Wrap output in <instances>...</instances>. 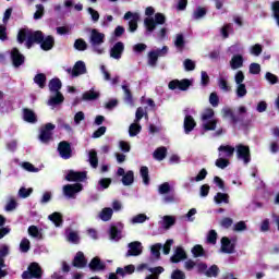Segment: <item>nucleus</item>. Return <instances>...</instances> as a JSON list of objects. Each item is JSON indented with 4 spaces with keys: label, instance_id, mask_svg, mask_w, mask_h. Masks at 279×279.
<instances>
[{
    "label": "nucleus",
    "instance_id": "nucleus-1",
    "mask_svg": "<svg viewBox=\"0 0 279 279\" xmlns=\"http://www.w3.org/2000/svg\"><path fill=\"white\" fill-rule=\"evenodd\" d=\"M45 34L43 31H32L29 28H21L17 33V43L23 45L25 43V47L27 49H32L34 45H40L43 43V36Z\"/></svg>",
    "mask_w": 279,
    "mask_h": 279
},
{
    "label": "nucleus",
    "instance_id": "nucleus-2",
    "mask_svg": "<svg viewBox=\"0 0 279 279\" xmlns=\"http://www.w3.org/2000/svg\"><path fill=\"white\" fill-rule=\"evenodd\" d=\"M238 111L239 113L235 114L232 108H225L222 110V117H225V119H230L232 125L241 123L242 128H248L250 123H252V120H243V114L247 112V108H245V106H241L239 107Z\"/></svg>",
    "mask_w": 279,
    "mask_h": 279
},
{
    "label": "nucleus",
    "instance_id": "nucleus-3",
    "mask_svg": "<svg viewBox=\"0 0 279 279\" xmlns=\"http://www.w3.org/2000/svg\"><path fill=\"white\" fill-rule=\"evenodd\" d=\"M105 40H106V34L99 33L97 28L92 29L90 36H89V44L92 45L93 51H95V53H98V54L104 53V49L99 48V45H104Z\"/></svg>",
    "mask_w": 279,
    "mask_h": 279
},
{
    "label": "nucleus",
    "instance_id": "nucleus-4",
    "mask_svg": "<svg viewBox=\"0 0 279 279\" xmlns=\"http://www.w3.org/2000/svg\"><path fill=\"white\" fill-rule=\"evenodd\" d=\"M167 23V17L162 13H156L154 17H145L144 25L146 31L151 34L156 29V25H165Z\"/></svg>",
    "mask_w": 279,
    "mask_h": 279
},
{
    "label": "nucleus",
    "instance_id": "nucleus-5",
    "mask_svg": "<svg viewBox=\"0 0 279 279\" xmlns=\"http://www.w3.org/2000/svg\"><path fill=\"white\" fill-rule=\"evenodd\" d=\"M43 278V268L36 262L28 265L27 270L22 274V279H40Z\"/></svg>",
    "mask_w": 279,
    "mask_h": 279
},
{
    "label": "nucleus",
    "instance_id": "nucleus-6",
    "mask_svg": "<svg viewBox=\"0 0 279 279\" xmlns=\"http://www.w3.org/2000/svg\"><path fill=\"white\" fill-rule=\"evenodd\" d=\"M53 130H56V124L47 123L44 128H41L39 133V141L44 143V145H48L53 138Z\"/></svg>",
    "mask_w": 279,
    "mask_h": 279
},
{
    "label": "nucleus",
    "instance_id": "nucleus-7",
    "mask_svg": "<svg viewBox=\"0 0 279 279\" xmlns=\"http://www.w3.org/2000/svg\"><path fill=\"white\" fill-rule=\"evenodd\" d=\"M235 149L239 160H243L244 165H250V162H252V153L250 151V146L239 144L235 146Z\"/></svg>",
    "mask_w": 279,
    "mask_h": 279
},
{
    "label": "nucleus",
    "instance_id": "nucleus-8",
    "mask_svg": "<svg viewBox=\"0 0 279 279\" xmlns=\"http://www.w3.org/2000/svg\"><path fill=\"white\" fill-rule=\"evenodd\" d=\"M193 85V82L189 78H183V80H172L169 82L168 87L170 90H186L187 88H191Z\"/></svg>",
    "mask_w": 279,
    "mask_h": 279
},
{
    "label": "nucleus",
    "instance_id": "nucleus-9",
    "mask_svg": "<svg viewBox=\"0 0 279 279\" xmlns=\"http://www.w3.org/2000/svg\"><path fill=\"white\" fill-rule=\"evenodd\" d=\"M123 19H124V21H129V32L134 34V32H136L138 29V21L141 19L138 13H132V11H128L124 14ZM130 19H131V21H130Z\"/></svg>",
    "mask_w": 279,
    "mask_h": 279
},
{
    "label": "nucleus",
    "instance_id": "nucleus-10",
    "mask_svg": "<svg viewBox=\"0 0 279 279\" xmlns=\"http://www.w3.org/2000/svg\"><path fill=\"white\" fill-rule=\"evenodd\" d=\"M59 156L63 158V160H69L71 156H73V149L71 148V143L68 141H62L58 144Z\"/></svg>",
    "mask_w": 279,
    "mask_h": 279
},
{
    "label": "nucleus",
    "instance_id": "nucleus-11",
    "mask_svg": "<svg viewBox=\"0 0 279 279\" xmlns=\"http://www.w3.org/2000/svg\"><path fill=\"white\" fill-rule=\"evenodd\" d=\"M123 51H125V44H123V41H118L109 50L110 58H113V60H121V58H123Z\"/></svg>",
    "mask_w": 279,
    "mask_h": 279
},
{
    "label": "nucleus",
    "instance_id": "nucleus-12",
    "mask_svg": "<svg viewBox=\"0 0 279 279\" xmlns=\"http://www.w3.org/2000/svg\"><path fill=\"white\" fill-rule=\"evenodd\" d=\"M11 60L15 69H19V66H23V64H25V56L21 53V50H19V48H13L11 50Z\"/></svg>",
    "mask_w": 279,
    "mask_h": 279
},
{
    "label": "nucleus",
    "instance_id": "nucleus-13",
    "mask_svg": "<svg viewBox=\"0 0 279 279\" xmlns=\"http://www.w3.org/2000/svg\"><path fill=\"white\" fill-rule=\"evenodd\" d=\"M68 73L72 75V77H80V75L86 74V63L84 61H76L73 69H68Z\"/></svg>",
    "mask_w": 279,
    "mask_h": 279
},
{
    "label": "nucleus",
    "instance_id": "nucleus-14",
    "mask_svg": "<svg viewBox=\"0 0 279 279\" xmlns=\"http://www.w3.org/2000/svg\"><path fill=\"white\" fill-rule=\"evenodd\" d=\"M83 189L82 183L66 184L63 186V193L66 197H75V193H80Z\"/></svg>",
    "mask_w": 279,
    "mask_h": 279
},
{
    "label": "nucleus",
    "instance_id": "nucleus-15",
    "mask_svg": "<svg viewBox=\"0 0 279 279\" xmlns=\"http://www.w3.org/2000/svg\"><path fill=\"white\" fill-rule=\"evenodd\" d=\"M86 179V171H73L70 170L65 175L68 182H84Z\"/></svg>",
    "mask_w": 279,
    "mask_h": 279
},
{
    "label": "nucleus",
    "instance_id": "nucleus-16",
    "mask_svg": "<svg viewBox=\"0 0 279 279\" xmlns=\"http://www.w3.org/2000/svg\"><path fill=\"white\" fill-rule=\"evenodd\" d=\"M141 254H143L141 242L135 241L129 243V251L125 254L126 258H130V256H141Z\"/></svg>",
    "mask_w": 279,
    "mask_h": 279
},
{
    "label": "nucleus",
    "instance_id": "nucleus-17",
    "mask_svg": "<svg viewBox=\"0 0 279 279\" xmlns=\"http://www.w3.org/2000/svg\"><path fill=\"white\" fill-rule=\"evenodd\" d=\"M73 267H76L77 269H84L86 265H88V260L86 259V256L84 255V252L78 251L76 255L74 256V259L72 262Z\"/></svg>",
    "mask_w": 279,
    "mask_h": 279
},
{
    "label": "nucleus",
    "instance_id": "nucleus-18",
    "mask_svg": "<svg viewBox=\"0 0 279 279\" xmlns=\"http://www.w3.org/2000/svg\"><path fill=\"white\" fill-rule=\"evenodd\" d=\"M234 240L232 242L228 236L221 238V252H223V254H234Z\"/></svg>",
    "mask_w": 279,
    "mask_h": 279
},
{
    "label": "nucleus",
    "instance_id": "nucleus-19",
    "mask_svg": "<svg viewBox=\"0 0 279 279\" xmlns=\"http://www.w3.org/2000/svg\"><path fill=\"white\" fill-rule=\"evenodd\" d=\"M40 49H43V51H51V49L53 47H56V38H53V36L48 35L45 37V35L43 36V40L40 41Z\"/></svg>",
    "mask_w": 279,
    "mask_h": 279
},
{
    "label": "nucleus",
    "instance_id": "nucleus-20",
    "mask_svg": "<svg viewBox=\"0 0 279 279\" xmlns=\"http://www.w3.org/2000/svg\"><path fill=\"white\" fill-rule=\"evenodd\" d=\"M189 256L186 255V251L182 246H178L174 251L173 256L170 257L171 263L178 264L181 260H186Z\"/></svg>",
    "mask_w": 279,
    "mask_h": 279
},
{
    "label": "nucleus",
    "instance_id": "nucleus-21",
    "mask_svg": "<svg viewBox=\"0 0 279 279\" xmlns=\"http://www.w3.org/2000/svg\"><path fill=\"white\" fill-rule=\"evenodd\" d=\"M90 271H104L106 269V264L101 262V258L94 257L88 264Z\"/></svg>",
    "mask_w": 279,
    "mask_h": 279
},
{
    "label": "nucleus",
    "instance_id": "nucleus-22",
    "mask_svg": "<svg viewBox=\"0 0 279 279\" xmlns=\"http://www.w3.org/2000/svg\"><path fill=\"white\" fill-rule=\"evenodd\" d=\"M197 125V122H195V119H193V116H185L183 128L185 134H191L195 130V126Z\"/></svg>",
    "mask_w": 279,
    "mask_h": 279
},
{
    "label": "nucleus",
    "instance_id": "nucleus-23",
    "mask_svg": "<svg viewBox=\"0 0 279 279\" xmlns=\"http://www.w3.org/2000/svg\"><path fill=\"white\" fill-rule=\"evenodd\" d=\"M134 271H136V267L132 264L125 266L124 268L118 267L116 269V274L122 278H125V276H132Z\"/></svg>",
    "mask_w": 279,
    "mask_h": 279
},
{
    "label": "nucleus",
    "instance_id": "nucleus-24",
    "mask_svg": "<svg viewBox=\"0 0 279 279\" xmlns=\"http://www.w3.org/2000/svg\"><path fill=\"white\" fill-rule=\"evenodd\" d=\"M23 120L26 121V123H36V121H38V118L36 117V113L34 112V110L29 108H24Z\"/></svg>",
    "mask_w": 279,
    "mask_h": 279
},
{
    "label": "nucleus",
    "instance_id": "nucleus-25",
    "mask_svg": "<svg viewBox=\"0 0 279 279\" xmlns=\"http://www.w3.org/2000/svg\"><path fill=\"white\" fill-rule=\"evenodd\" d=\"M49 221L53 222L56 228H61L64 223V219L62 218V214L54 211L48 216Z\"/></svg>",
    "mask_w": 279,
    "mask_h": 279
},
{
    "label": "nucleus",
    "instance_id": "nucleus-26",
    "mask_svg": "<svg viewBox=\"0 0 279 279\" xmlns=\"http://www.w3.org/2000/svg\"><path fill=\"white\" fill-rule=\"evenodd\" d=\"M243 56L241 54H235L231 58V61H230V66L233 71H236V69H241L243 68Z\"/></svg>",
    "mask_w": 279,
    "mask_h": 279
},
{
    "label": "nucleus",
    "instance_id": "nucleus-27",
    "mask_svg": "<svg viewBox=\"0 0 279 279\" xmlns=\"http://www.w3.org/2000/svg\"><path fill=\"white\" fill-rule=\"evenodd\" d=\"M48 86L51 93H60V89L62 88V81L58 77L51 78Z\"/></svg>",
    "mask_w": 279,
    "mask_h": 279
},
{
    "label": "nucleus",
    "instance_id": "nucleus-28",
    "mask_svg": "<svg viewBox=\"0 0 279 279\" xmlns=\"http://www.w3.org/2000/svg\"><path fill=\"white\" fill-rule=\"evenodd\" d=\"M64 102V95L60 92H56V96L51 97L48 100V106H60V104Z\"/></svg>",
    "mask_w": 279,
    "mask_h": 279
},
{
    "label": "nucleus",
    "instance_id": "nucleus-29",
    "mask_svg": "<svg viewBox=\"0 0 279 279\" xmlns=\"http://www.w3.org/2000/svg\"><path fill=\"white\" fill-rule=\"evenodd\" d=\"M88 158L90 167H93V169H97V167H99V157H97V150H89Z\"/></svg>",
    "mask_w": 279,
    "mask_h": 279
},
{
    "label": "nucleus",
    "instance_id": "nucleus-30",
    "mask_svg": "<svg viewBox=\"0 0 279 279\" xmlns=\"http://www.w3.org/2000/svg\"><path fill=\"white\" fill-rule=\"evenodd\" d=\"M153 157L155 158V160H159V161L165 160V158H167V147L165 146L158 147L154 151Z\"/></svg>",
    "mask_w": 279,
    "mask_h": 279
},
{
    "label": "nucleus",
    "instance_id": "nucleus-31",
    "mask_svg": "<svg viewBox=\"0 0 279 279\" xmlns=\"http://www.w3.org/2000/svg\"><path fill=\"white\" fill-rule=\"evenodd\" d=\"M122 184L124 186H132V184H134V171H126V173L122 177Z\"/></svg>",
    "mask_w": 279,
    "mask_h": 279
},
{
    "label": "nucleus",
    "instance_id": "nucleus-32",
    "mask_svg": "<svg viewBox=\"0 0 279 279\" xmlns=\"http://www.w3.org/2000/svg\"><path fill=\"white\" fill-rule=\"evenodd\" d=\"M214 202L216 204H230V195L218 192L214 197Z\"/></svg>",
    "mask_w": 279,
    "mask_h": 279
},
{
    "label": "nucleus",
    "instance_id": "nucleus-33",
    "mask_svg": "<svg viewBox=\"0 0 279 279\" xmlns=\"http://www.w3.org/2000/svg\"><path fill=\"white\" fill-rule=\"evenodd\" d=\"M34 83L39 86V88H45L47 86V75L45 73H38L34 77Z\"/></svg>",
    "mask_w": 279,
    "mask_h": 279
},
{
    "label": "nucleus",
    "instance_id": "nucleus-34",
    "mask_svg": "<svg viewBox=\"0 0 279 279\" xmlns=\"http://www.w3.org/2000/svg\"><path fill=\"white\" fill-rule=\"evenodd\" d=\"M140 175L143 179V183L146 186H149V182H150V179H149V168H147V166H142L141 167Z\"/></svg>",
    "mask_w": 279,
    "mask_h": 279
},
{
    "label": "nucleus",
    "instance_id": "nucleus-35",
    "mask_svg": "<svg viewBox=\"0 0 279 279\" xmlns=\"http://www.w3.org/2000/svg\"><path fill=\"white\" fill-rule=\"evenodd\" d=\"M113 210L110 207H105L101 211H100V219L101 221H110V219H112V215H113Z\"/></svg>",
    "mask_w": 279,
    "mask_h": 279
},
{
    "label": "nucleus",
    "instance_id": "nucleus-36",
    "mask_svg": "<svg viewBox=\"0 0 279 279\" xmlns=\"http://www.w3.org/2000/svg\"><path fill=\"white\" fill-rule=\"evenodd\" d=\"M205 276L207 278H217V276H219V266L217 265H211L206 271H205Z\"/></svg>",
    "mask_w": 279,
    "mask_h": 279
},
{
    "label": "nucleus",
    "instance_id": "nucleus-37",
    "mask_svg": "<svg viewBox=\"0 0 279 279\" xmlns=\"http://www.w3.org/2000/svg\"><path fill=\"white\" fill-rule=\"evenodd\" d=\"M74 49L76 51H86L88 49V44L83 38H78L74 41Z\"/></svg>",
    "mask_w": 279,
    "mask_h": 279
},
{
    "label": "nucleus",
    "instance_id": "nucleus-38",
    "mask_svg": "<svg viewBox=\"0 0 279 279\" xmlns=\"http://www.w3.org/2000/svg\"><path fill=\"white\" fill-rule=\"evenodd\" d=\"M218 151H225L227 158H232V156H234V147L230 145H220Z\"/></svg>",
    "mask_w": 279,
    "mask_h": 279
},
{
    "label": "nucleus",
    "instance_id": "nucleus-39",
    "mask_svg": "<svg viewBox=\"0 0 279 279\" xmlns=\"http://www.w3.org/2000/svg\"><path fill=\"white\" fill-rule=\"evenodd\" d=\"M141 130H143V126L138 122L132 123L129 128V135L137 136V134H141Z\"/></svg>",
    "mask_w": 279,
    "mask_h": 279
},
{
    "label": "nucleus",
    "instance_id": "nucleus-40",
    "mask_svg": "<svg viewBox=\"0 0 279 279\" xmlns=\"http://www.w3.org/2000/svg\"><path fill=\"white\" fill-rule=\"evenodd\" d=\"M32 247V243L29 242V239L23 238L20 243V251L23 252V254H27Z\"/></svg>",
    "mask_w": 279,
    "mask_h": 279
},
{
    "label": "nucleus",
    "instance_id": "nucleus-41",
    "mask_svg": "<svg viewBox=\"0 0 279 279\" xmlns=\"http://www.w3.org/2000/svg\"><path fill=\"white\" fill-rule=\"evenodd\" d=\"M99 98V94L94 90L85 92L83 94V100L84 101H95V99Z\"/></svg>",
    "mask_w": 279,
    "mask_h": 279
},
{
    "label": "nucleus",
    "instance_id": "nucleus-42",
    "mask_svg": "<svg viewBox=\"0 0 279 279\" xmlns=\"http://www.w3.org/2000/svg\"><path fill=\"white\" fill-rule=\"evenodd\" d=\"M207 12L206 8L198 7L193 13V19L199 21V19H204V15L207 14Z\"/></svg>",
    "mask_w": 279,
    "mask_h": 279
},
{
    "label": "nucleus",
    "instance_id": "nucleus-43",
    "mask_svg": "<svg viewBox=\"0 0 279 279\" xmlns=\"http://www.w3.org/2000/svg\"><path fill=\"white\" fill-rule=\"evenodd\" d=\"M172 226H175V217L173 216H163V228L169 230Z\"/></svg>",
    "mask_w": 279,
    "mask_h": 279
},
{
    "label": "nucleus",
    "instance_id": "nucleus-44",
    "mask_svg": "<svg viewBox=\"0 0 279 279\" xmlns=\"http://www.w3.org/2000/svg\"><path fill=\"white\" fill-rule=\"evenodd\" d=\"M192 254L194 256V258H201V256H204L205 251H204V246L196 244L193 248H192Z\"/></svg>",
    "mask_w": 279,
    "mask_h": 279
},
{
    "label": "nucleus",
    "instance_id": "nucleus-45",
    "mask_svg": "<svg viewBox=\"0 0 279 279\" xmlns=\"http://www.w3.org/2000/svg\"><path fill=\"white\" fill-rule=\"evenodd\" d=\"M203 130H205V132H213L217 130V120H209L208 122L203 124Z\"/></svg>",
    "mask_w": 279,
    "mask_h": 279
},
{
    "label": "nucleus",
    "instance_id": "nucleus-46",
    "mask_svg": "<svg viewBox=\"0 0 279 279\" xmlns=\"http://www.w3.org/2000/svg\"><path fill=\"white\" fill-rule=\"evenodd\" d=\"M184 45H185L184 35L178 34L174 40V46L177 47V49H179V51H182V49H184Z\"/></svg>",
    "mask_w": 279,
    "mask_h": 279
},
{
    "label": "nucleus",
    "instance_id": "nucleus-47",
    "mask_svg": "<svg viewBox=\"0 0 279 279\" xmlns=\"http://www.w3.org/2000/svg\"><path fill=\"white\" fill-rule=\"evenodd\" d=\"M10 254V248L8 246H2L0 248V265H5V256Z\"/></svg>",
    "mask_w": 279,
    "mask_h": 279
},
{
    "label": "nucleus",
    "instance_id": "nucleus-48",
    "mask_svg": "<svg viewBox=\"0 0 279 279\" xmlns=\"http://www.w3.org/2000/svg\"><path fill=\"white\" fill-rule=\"evenodd\" d=\"M206 175H208V171L203 168L194 179H191V182H202V180H206Z\"/></svg>",
    "mask_w": 279,
    "mask_h": 279
},
{
    "label": "nucleus",
    "instance_id": "nucleus-49",
    "mask_svg": "<svg viewBox=\"0 0 279 279\" xmlns=\"http://www.w3.org/2000/svg\"><path fill=\"white\" fill-rule=\"evenodd\" d=\"M37 11L34 13L35 21H39L45 16V7L43 4H36Z\"/></svg>",
    "mask_w": 279,
    "mask_h": 279
},
{
    "label": "nucleus",
    "instance_id": "nucleus-50",
    "mask_svg": "<svg viewBox=\"0 0 279 279\" xmlns=\"http://www.w3.org/2000/svg\"><path fill=\"white\" fill-rule=\"evenodd\" d=\"M122 89L124 92V99H125V101H128L129 104H132L133 96H132V90H130V86L122 85Z\"/></svg>",
    "mask_w": 279,
    "mask_h": 279
},
{
    "label": "nucleus",
    "instance_id": "nucleus-51",
    "mask_svg": "<svg viewBox=\"0 0 279 279\" xmlns=\"http://www.w3.org/2000/svg\"><path fill=\"white\" fill-rule=\"evenodd\" d=\"M215 165L216 167H218V169H226L227 167L230 166V160L226 158H218Z\"/></svg>",
    "mask_w": 279,
    "mask_h": 279
},
{
    "label": "nucleus",
    "instance_id": "nucleus-52",
    "mask_svg": "<svg viewBox=\"0 0 279 279\" xmlns=\"http://www.w3.org/2000/svg\"><path fill=\"white\" fill-rule=\"evenodd\" d=\"M148 64L149 66H156L158 64V54L154 50L148 53Z\"/></svg>",
    "mask_w": 279,
    "mask_h": 279
},
{
    "label": "nucleus",
    "instance_id": "nucleus-53",
    "mask_svg": "<svg viewBox=\"0 0 279 279\" xmlns=\"http://www.w3.org/2000/svg\"><path fill=\"white\" fill-rule=\"evenodd\" d=\"M160 250H162V244L157 243L151 246L150 253L155 258H160Z\"/></svg>",
    "mask_w": 279,
    "mask_h": 279
},
{
    "label": "nucleus",
    "instance_id": "nucleus-54",
    "mask_svg": "<svg viewBox=\"0 0 279 279\" xmlns=\"http://www.w3.org/2000/svg\"><path fill=\"white\" fill-rule=\"evenodd\" d=\"M68 241H69L70 243H74V245H77V243H80V235L77 234V232L71 231V232L68 234Z\"/></svg>",
    "mask_w": 279,
    "mask_h": 279
},
{
    "label": "nucleus",
    "instance_id": "nucleus-55",
    "mask_svg": "<svg viewBox=\"0 0 279 279\" xmlns=\"http://www.w3.org/2000/svg\"><path fill=\"white\" fill-rule=\"evenodd\" d=\"M265 78L267 80V82H269V84L274 85V84H278L279 78L276 74L271 73V72H267L265 74Z\"/></svg>",
    "mask_w": 279,
    "mask_h": 279
},
{
    "label": "nucleus",
    "instance_id": "nucleus-56",
    "mask_svg": "<svg viewBox=\"0 0 279 279\" xmlns=\"http://www.w3.org/2000/svg\"><path fill=\"white\" fill-rule=\"evenodd\" d=\"M209 104L213 108H217V106H219V95H217V93L214 92L209 95Z\"/></svg>",
    "mask_w": 279,
    "mask_h": 279
},
{
    "label": "nucleus",
    "instance_id": "nucleus-57",
    "mask_svg": "<svg viewBox=\"0 0 279 279\" xmlns=\"http://www.w3.org/2000/svg\"><path fill=\"white\" fill-rule=\"evenodd\" d=\"M232 223H234V220H232L230 217H225L220 221L221 228H225L226 230H228V228H232Z\"/></svg>",
    "mask_w": 279,
    "mask_h": 279
},
{
    "label": "nucleus",
    "instance_id": "nucleus-58",
    "mask_svg": "<svg viewBox=\"0 0 279 279\" xmlns=\"http://www.w3.org/2000/svg\"><path fill=\"white\" fill-rule=\"evenodd\" d=\"M229 32H232V24H225L221 28L222 38H230Z\"/></svg>",
    "mask_w": 279,
    "mask_h": 279
},
{
    "label": "nucleus",
    "instance_id": "nucleus-59",
    "mask_svg": "<svg viewBox=\"0 0 279 279\" xmlns=\"http://www.w3.org/2000/svg\"><path fill=\"white\" fill-rule=\"evenodd\" d=\"M207 243H210L211 245L217 244V231L210 230L207 235Z\"/></svg>",
    "mask_w": 279,
    "mask_h": 279
},
{
    "label": "nucleus",
    "instance_id": "nucleus-60",
    "mask_svg": "<svg viewBox=\"0 0 279 279\" xmlns=\"http://www.w3.org/2000/svg\"><path fill=\"white\" fill-rule=\"evenodd\" d=\"M248 71L251 75H258L260 74V64L258 63H251L248 66Z\"/></svg>",
    "mask_w": 279,
    "mask_h": 279
},
{
    "label": "nucleus",
    "instance_id": "nucleus-61",
    "mask_svg": "<svg viewBox=\"0 0 279 279\" xmlns=\"http://www.w3.org/2000/svg\"><path fill=\"white\" fill-rule=\"evenodd\" d=\"M147 221V215L140 214L132 218V223H145Z\"/></svg>",
    "mask_w": 279,
    "mask_h": 279
},
{
    "label": "nucleus",
    "instance_id": "nucleus-62",
    "mask_svg": "<svg viewBox=\"0 0 279 279\" xmlns=\"http://www.w3.org/2000/svg\"><path fill=\"white\" fill-rule=\"evenodd\" d=\"M185 71H195V63L191 59H185L183 62Z\"/></svg>",
    "mask_w": 279,
    "mask_h": 279
},
{
    "label": "nucleus",
    "instance_id": "nucleus-63",
    "mask_svg": "<svg viewBox=\"0 0 279 279\" xmlns=\"http://www.w3.org/2000/svg\"><path fill=\"white\" fill-rule=\"evenodd\" d=\"M236 95L238 97H245V95H247V88L245 87V84L238 85Z\"/></svg>",
    "mask_w": 279,
    "mask_h": 279
},
{
    "label": "nucleus",
    "instance_id": "nucleus-64",
    "mask_svg": "<svg viewBox=\"0 0 279 279\" xmlns=\"http://www.w3.org/2000/svg\"><path fill=\"white\" fill-rule=\"evenodd\" d=\"M171 279H186L184 271L177 269L171 274Z\"/></svg>",
    "mask_w": 279,
    "mask_h": 279
}]
</instances>
